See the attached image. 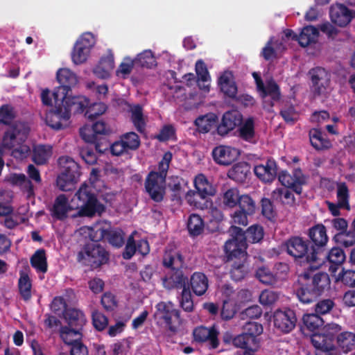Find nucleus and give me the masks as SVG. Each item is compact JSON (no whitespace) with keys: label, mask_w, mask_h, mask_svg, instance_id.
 Returning a JSON list of instances; mask_svg holds the SVG:
<instances>
[{"label":"nucleus","mask_w":355,"mask_h":355,"mask_svg":"<svg viewBox=\"0 0 355 355\" xmlns=\"http://www.w3.org/2000/svg\"><path fill=\"white\" fill-rule=\"evenodd\" d=\"M318 269L315 264H311L298 276L295 295L304 304H312L331 288L329 274Z\"/></svg>","instance_id":"nucleus-1"},{"label":"nucleus","mask_w":355,"mask_h":355,"mask_svg":"<svg viewBox=\"0 0 355 355\" xmlns=\"http://www.w3.org/2000/svg\"><path fill=\"white\" fill-rule=\"evenodd\" d=\"M231 239L227 241L224 248L231 253H236L237 256H244L248 247L247 243H257L260 242L264 236L261 225L254 224L249 227L246 231L242 228L232 225L229 229Z\"/></svg>","instance_id":"nucleus-2"},{"label":"nucleus","mask_w":355,"mask_h":355,"mask_svg":"<svg viewBox=\"0 0 355 355\" xmlns=\"http://www.w3.org/2000/svg\"><path fill=\"white\" fill-rule=\"evenodd\" d=\"M72 201L76 202L77 214L81 217L101 216L106 210V206L98 199L86 183L80 187Z\"/></svg>","instance_id":"nucleus-3"},{"label":"nucleus","mask_w":355,"mask_h":355,"mask_svg":"<svg viewBox=\"0 0 355 355\" xmlns=\"http://www.w3.org/2000/svg\"><path fill=\"white\" fill-rule=\"evenodd\" d=\"M111 132L110 127L103 121H97L92 125H85L80 128V135L87 143L93 144L95 150L103 153L110 146L107 136Z\"/></svg>","instance_id":"nucleus-4"},{"label":"nucleus","mask_w":355,"mask_h":355,"mask_svg":"<svg viewBox=\"0 0 355 355\" xmlns=\"http://www.w3.org/2000/svg\"><path fill=\"white\" fill-rule=\"evenodd\" d=\"M109 259V252L99 243H86L77 254L78 262L93 268L107 263Z\"/></svg>","instance_id":"nucleus-5"},{"label":"nucleus","mask_w":355,"mask_h":355,"mask_svg":"<svg viewBox=\"0 0 355 355\" xmlns=\"http://www.w3.org/2000/svg\"><path fill=\"white\" fill-rule=\"evenodd\" d=\"M154 317L157 323L164 324L172 332L177 331L182 323L180 311L175 309L171 302L157 303L155 306Z\"/></svg>","instance_id":"nucleus-6"},{"label":"nucleus","mask_w":355,"mask_h":355,"mask_svg":"<svg viewBox=\"0 0 355 355\" xmlns=\"http://www.w3.org/2000/svg\"><path fill=\"white\" fill-rule=\"evenodd\" d=\"M286 247L287 253L295 260L310 265L315 264L317 255L312 253L308 240L297 236H291L286 241Z\"/></svg>","instance_id":"nucleus-7"},{"label":"nucleus","mask_w":355,"mask_h":355,"mask_svg":"<svg viewBox=\"0 0 355 355\" xmlns=\"http://www.w3.org/2000/svg\"><path fill=\"white\" fill-rule=\"evenodd\" d=\"M193 184L196 191L189 190L186 193L185 198L190 205L202 209L203 207L197 201V198L204 200L209 196H213L216 194V189L202 173L195 177Z\"/></svg>","instance_id":"nucleus-8"},{"label":"nucleus","mask_w":355,"mask_h":355,"mask_svg":"<svg viewBox=\"0 0 355 355\" xmlns=\"http://www.w3.org/2000/svg\"><path fill=\"white\" fill-rule=\"evenodd\" d=\"M295 311L290 308L277 309L272 314L274 327L282 334H288L295 327L297 324Z\"/></svg>","instance_id":"nucleus-9"},{"label":"nucleus","mask_w":355,"mask_h":355,"mask_svg":"<svg viewBox=\"0 0 355 355\" xmlns=\"http://www.w3.org/2000/svg\"><path fill=\"white\" fill-rule=\"evenodd\" d=\"M144 187L146 193L155 202H161L166 193V180L158 175L156 171H150L146 180Z\"/></svg>","instance_id":"nucleus-10"},{"label":"nucleus","mask_w":355,"mask_h":355,"mask_svg":"<svg viewBox=\"0 0 355 355\" xmlns=\"http://www.w3.org/2000/svg\"><path fill=\"white\" fill-rule=\"evenodd\" d=\"M56 78L60 86L56 87L53 92V98L64 99L65 95L68 94L72 87L78 83L76 75L71 70L67 68L60 69L56 73Z\"/></svg>","instance_id":"nucleus-11"},{"label":"nucleus","mask_w":355,"mask_h":355,"mask_svg":"<svg viewBox=\"0 0 355 355\" xmlns=\"http://www.w3.org/2000/svg\"><path fill=\"white\" fill-rule=\"evenodd\" d=\"M28 132L29 129L25 123H15L5 132L2 139L3 146L12 149L20 145L26 139Z\"/></svg>","instance_id":"nucleus-12"},{"label":"nucleus","mask_w":355,"mask_h":355,"mask_svg":"<svg viewBox=\"0 0 355 355\" xmlns=\"http://www.w3.org/2000/svg\"><path fill=\"white\" fill-rule=\"evenodd\" d=\"M308 237L312 253L315 256L322 255V250L327 247L329 241L325 226L320 223L310 227L308 230Z\"/></svg>","instance_id":"nucleus-13"},{"label":"nucleus","mask_w":355,"mask_h":355,"mask_svg":"<svg viewBox=\"0 0 355 355\" xmlns=\"http://www.w3.org/2000/svg\"><path fill=\"white\" fill-rule=\"evenodd\" d=\"M60 98H53L55 107L46 114V124L54 130H61L69 126L70 117L67 111H65L59 103Z\"/></svg>","instance_id":"nucleus-14"},{"label":"nucleus","mask_w":355,"mask_h":355,"mask_svg":"<svg viewBox=\"0 0 355 355\" xmlns=\"http://www.w3.org/2000/svg\"><path fill=\"white\" fill-rule=\"evenodd\" d=\"M219 334L217 327L214 324L210 327L202 325L196 327L192 332L193 341L200 344L207 342L210 349H216L220 345Z\"/></svg>","instance_id":"nucleus-15"},{"label":"nucleus","mask_w":355,"mask_h":355,"mask_svg":"<svg viewBox=\"0 0 355 355\" xmlns=\"http://www.w3.org/2000/svg\"><path fill=\"white\" fill-rule=\"evenodd\" d=\"M309 75L314 96H319L324 94L330 83L331 74L324 68L316 67L309 70Z\"/></svg>","instance_id":"nucleus-16"},{"label":"nucleus","mask_w":355,"mask_h":355,"mask_svg":"<svg viewBox=\"0 0 355 355\" xmlns=\"http://www.w3.org/2000/svg\"><path fill=\"white\" fill-rule=\"evenodd\" d=\"M346 256L344 250L338 247H334L328 250L327 247L322 250V255H317L315 263L316 268H320L327 261H328L331 266H329V271L331 273L335 272L338 266L342 265L345 261Z\"/></svg>","instance_id":"nucleus-17"},{"label":"nucleus","mask_w":355,"mask_h":355,"mask_svg":"<svg viewBox=\"0 0 355 355\" xmlns=\"http://www.w3.org/2000/svg\"><path fill=\"white\" fill-rule=\"evenodd\" d=\"M278 180L285 187L291 189L297 194L302 192V186L306 184V177L300 168H295L292 174L286 171H282Z\"/></svg>","instance_id":"nucleus-18"},{"label":"nucleus","mask_w":355,"mask_h":355,"mask_svg":"<svg viewBox=\"0 0 355 355\" xmlns=\"http://www.w3.org/2000/svg\"><path fill=\"white\" fill-rule=\"evenodd\" d=\"M94 38L91 33L83 34L76 42L72 53V61L76 64L85 62L94 45Z\"/></svg>","instance_id":"nucleus-19"},{"label":"nucleus","mask_w":355,"mask_h":355,"mask_svg":"<svg viewBox=\"0 0 355 355\" xmlns=\"http://www.w3.org/2000/svg\"><path fill=\"white\" fill-rule=\"evenodd\" d=\"M243 120L242 114L237 110L225 112L220 123L217 125V133L220 136L227 135L230 132L241 125Z\"/></svg>","instance_id":"nucleus-20"},{"label":"nucleus","mask_w":355,"mask_h":355,"mask_svg":"<svg viewBox=\"0 0 355 355\" xmlns=\"http://www.w3.org/2000/svg\"><path fill=\"white\" fill-rule=\"evenodd\" d=\"M162 285L167 290L184 289L189 284V279L183 268L167 270L162 278Z\"/></svg>","instance_id":"nucleus-21"},{"label":"nucleus","mask_w":355,"mask_h":355,"mask_svg":"<svg viewBox=\"0 0 355 355\" xmlns=\"http://www.w3.org/2000/svg\"><path fill=\"white\" fill-rule=\"evenodd\" d=\"M228 261L235 259L232 265L230 275L235 282H239L245 278L248 274V269L245 264L247 252H244V256H237L236 253H231L224 248Z\"/></svg>","instance_id":"nucleus-22"},{"label":"nucleus","mask_w":355,"mask_h":355,"mask_svg":"<svg viewBox=\"0 0 355 355\" xmlns=\"http://www.w3.org/2000/svg\"><path fill=\"white\" fill-rule=\"evenodd\" d=\"M214 161L221 166L232 164L239 156L238 149L229 146H218L212 150Z\"/></svg>","instance_id":"nucleus-23"},{"label":"nucleus","mask_w":355,"mask_h":355,"mask_svg":"<svg viewBox=\"0 0 355 355\" xmlns=\"http://www.w3.org/2000/svg\"><path fill=\"white\" fill-rule=\"evenodd\" d=\"M59 103H62L64 110L68 112L71 118V113H83L88 106L89 100L83 96H71L68 94L65 95L64 99H60Z\"/></svg>","instance_id":"nucleus-24"},{"label":"nucleus","mask_w":355,"mask_h":355,"mask_svg":"<svg viewBox=\"0 0 355 355\" xmlns=\"http://www.w3.org/2000/svg\"><path fill=\"white\" fill-rule=\"evenodd\" d=\"M259 92L266 109L272 107L281 98L279 87L274 80L268 81Z\"/></svg>","instance_id":"nucleus-25"},{"label":"nucleus","mask_w":355,"mask_h":355,"mask_svg":"<svg viewBox=\"0 0 355 355\" xmlns=\"http://www.w3.org/2000/svg\"><path fill=\"white\" fill-rule=\"evenodd\" d=\"M329 16L334 24L344 27L354 17V12L343 4H337L331 7Z\"/></svg>","instance_id":"nucleus-26"},{"label":"nucleus","mask_w":355,"mask_h":355,"mask_svg":"<svg viewBox=\"0 0 355 355\" xmlns=\"http://www.w3.org/2000/svg\"><path fill=\"white\" fill-rule=\"evenodd\" d=\"M255 175L263 182H272L277 174V166L274 159H268L264 164L256 165Z\"/></svg>","instance_id":"nucleus-27"},{"label":"nucleus","mask_w":355,"mask_h":355,"mask_svg":"<svg viewBox=\"0 0 355 355\" xmlns=\"http://www.w3.org/2000/svg\"><path fill=\"white\" fill-rule=\"evenodd\" d=\"M162 266L168 270L184 268V257L178 250H166L162 257Z\"/></svg>","instance_id":"nucleus-28"},{"label":"nucleus","mask_w":355,"mask_h":355,"mask_svg":"<svg viewBox=\"0 0 355 355\" xmlns=\"http://www.w3.org/2000/svg\"><path fill=\"white\" fill-rule=\"evenodd\" d=\"M311 343L315 348V355H331L335 349L334 343L327 339L322 333H314L311 337Z\"/></svg>","instance_id":"nucleus-29"},{"label":"nucleus","mask_w":355,"mask_h":355,"mask_svg":"<svg viewBox=\"0 0 355 355\" xmlns=\"http://www.w3.org/2000/svg\"><path fill=\"white\" fill-rule=\"evenodd\" d=\"M63 318L69 327L76 329L83 330L87 320L83 311L74 308L65 309L63 312Z\"/></svg>","instance_id":"nucleus-30"},{"label":"nucleus","mask_w":355,"mask_h":355,"mask_svg":"<svg viewBox=\"0 0 355 355\" xmlns=\"http://www.w3.org/2000/svg\"><path fill=\"white\" fill-rule=\"evenodd\" d=\"M58 164L62 168L61 173L76 182L80 176L78 164L69 156L60 157L58 159Z\"/></svg>","instance_id":"nucleus-31"},{"label":"nucleus","mask_w":355,"mask_h":355,"mask_svg":"<svg viewBox=\"0 0 355 355\" xmlns=\"http://www.w3.org/2000/svg\"><path fill=\"white\" fill-rule=\"evenodd\" d=\"M320 35L319 29L313 26H306L304 27L300 35H294L297 37L299 44L302 47L308 46L312 44H315Z\"/></svg>","instance_id":"nucleus-32"},{"label":"nucleus","mask_w":355,"mask_h":355,"mask_svg":"<svg viewBox=\"0 0 355 355\" xmlns=\"http://www.w3.org/2000/svg\"><path fill=\"white\" fill-rule=\"evenodd\" d=\"M311 146L317 150L329 149L332 144L327 135L318 128H312L309 132Z\"/></svg>","instance_id":"nucleus-33"},{"label":"nucleus","mask_w":355,"mask_h":355,"mask_svg":"<svg viewBox=\"0 0 355 355\" xmlns=\"http://www.w3.org/2000/svg\"><path fill=\"white\" fill-rule=\"evenodd\" d=\"M218 85L225 96L232 99L236 98L238 89L231 72L226 71L223 73L218 79Z\"/></svg>","instance_id":"nucleus-34"},{"label":"nucleus","mask_w":355,"mask_h":355,"mask_svg":"<svg viewBox=\"0 0 355 355\" xmlns=\"http://www.w3.org/2000/svg\"><path fill=\"white\" fill-rule=\"evenodd\" d=\"M68 211V198L64 194H60L55 199L53 205L51 209V214L53 218L62 220L67 217Z\"/></svg>","instance_id":"nucleus-35"},{"label":"nucleus","mask_w":355,"mask_h":355,"mask_svg":"<svg viewBox=\"0 0 355 355\" xmlns=\"http://www.w3.org/2000/svg\"><path fill=\"white\" fill-rule=\"evenodd\" d=\"M250 174V165L245 162L235 164L227 172L229 178L236 182H244Z\"/></svg>","instance_id":"nucleus-36"},{"label":"nucleus","mask_w":355,"mask_h":355,"mask_svg":"<svg viewBox=\"0 0 355 355\" xmlns=\"http://www.w3.org/2000/svg\"><path fill=\"white\" fill-rule=\"evenodd\" d=\"M195 70L197 75V84L201 90L209 91L210 76L206 64L202 60L196 62Z\"/></svg>","instance_id":"nucleus-37"},{"label":"nucleus","mask_w":355,"mask_h":355,"mask_svg":"<svg viewBox=\"0 0 355 355\" xmlns=\"http://www.w3.org/2000/svg\"><path fill=\"white\" fill-rule=\"evenodd\" d=\"M189 286L196 295L201 296L208 288V278L203 272H195L191 276Z\"/></svg>","instance_id":"nucleus-38"},{"label":"nucleus","mask_w":355,"mask_h":355,"mask_svg":"<svg viewBox=\"0 0 355 355\" xmlns=\"http://www.w3.org/2000/svg\"><path fill=\"white\" fill-rule=\"evenodd\" d=\"M218 116L214 113H208L198 116L194 121L197 130L200 133L209 132L216 125Z\"/></svg>","instance_id":"nucleus-39"},{"label":"nucleus","mask_w":355,"mask_h":355,"mask_svg":"<svg viewBox=\"0 0 355 355\" xmlns=\"http://www.w3.org/2000/svg\"><path fill=\"white\" fill-rule=\"evenodd\" d=\"M10 182L14 185H19L22 187L26 193L28 198L35 196L34 186L30 179L23 173H14L10 178Z\"/></svg>","instance_id":"nucleus-40"},{"label":"nucleus","mask_w":355,"mask_h":355,"mask_svg":"<svg viewBox=\"0 0 355 355\" xmlns=\"http://www.w3.org/2000/svg\"><path fill=\"white\" fill-rule=\"evenodd\" d=\"M105 241L112 247L119 248L124 245L125 233L120 228L107 227Z\"/></svg>","instance_id":"nucleus-41"},{"label":"nucleus","mask_w":355,"mask_h":355,"mask_svg":"<svg viewBox=\"0 0 355 355\" xmlns=\"http://www.w3.org/2000/svg\"><path fill=\"white\" fill-rule=\"evenodd\" d=\"M205 224L201 216L196 214H191L187 220V228L189 236L196 237L204 231Z\"/></svg>","instance_id":"nucleus-42"},{"label":"nucleus","mask_w":355,"mask_h":355,"mask_svg":"<svg viewBox=\"0 0 355 355\" xmlns=\"http://www.w3.org/2000/svg\"><path fill=\"white\" fill-rule=\"evenodd\" d=\"M239 137L248 142L254 143L255 130L254 121L251 117L247 119L243 123L239 125L238 129Z\"/></svg>","instance_id":"nucleus-43"},{"label":"nucleus","mask_w":355,"mask_h":355,"mask_svg":"<svg viewBox=\"0 0 355 355\" xmlns=\"http://www.w3.org/2000/svg\"><path fill=\"white\" fill-rule=\"evenodd\" d=\"M31 265L37 272L45 273L48 270L46 250L43 248L38 249L31 257Z\"/></svg>","instance_id":"nucleus-44"},{"label":"nucleus","mask_w":355,"mask_h":355,"mask_svg":"<svg viewBox=\"0 0 355 355\" xmlns=\"http://www.w3.org/2000/svg\"><path fill=\"white\" fill-rule=\"evenodd\" d=\"M60 336L63 342L69 345L83 337L82 330L76 329L69 326H62L60 329Z\"/></svg>","instance_id":"nucleus-45"},{"label":"nucleus","mask_w":355,"mask_h":355,"mask_svg":"<svg viewBox=\"0 0 355 355\" xmlns=\"http://www.w3.org/2000/svg\"><path fill=\"white\" fill-rule=\"evenodd\" d=\"M130 112V119L136 130L139 133H144L146 123L144 117L142 107L139 104L135 105L131 107Z\"/></svg>","instance_id":"nucleus-46"},{"label":"nucleus","mask_w":355,"mask_h":355,"mask_svg":"<svg viewBox=\"0 0 355 355\" xmlns=\"http://www.w3.org/2000/svg\"><path fill=\"white\" fill-rule=\"evenodd\" d=\"M338 347L345 353L355 349V334L350 331H343L337 336Z\"/></svg>","instance_id":"nucleus-47"},{"label":"nucleus","mask_w":355,"mask_h":355,"mask_svg":"<svg viewBox=\"0 0 355 355\" xmlns=\"http://www.w3.org/2000/svg\"><path fill=\"white\" fill-rule=\"evenodd\" d=\"M51 155V147L44 145H38L34 147L32 160L37 165H42L47 162Z\"/></svg>","instance_id":"nucleus-48"},{"label":"nucleus","mask_w":355,"mask_h":355,"mask_svg":"<svg viewBox=\"0 0 355 355\" xmlns=\"http://www.w3.org/2000/svg\"><path fill=\"white\" fill-rule=\"evenodd\" d=\"M17 116V112L10 104L0 106V124L10 125Z\"/></svg>","instance_id":"nucleus-49"},{"label":"nucleus","mask_w":355,"mask_h":355,"mask_svg":"<svg viewBox=\"0 0 355 355\" xmlns=\"http://www.w3.org/2000/svg\"><path fill=\"white\" fill-rule=\"evenodd\" d=\"M290 188L283 187L277 188L272 193V197L276 200H281L282 203L293 206L295 203V198L292 193L289 190Z\"/></svg>","instance_id":"nucleus-50"},{"label":"nucleus","mask_w":355,"mask_h":355,"mask_svg":"<svg viewBox=\"0 0 355 355\" xmlns=\"http://www.w3.org/2000/svg\"><path fill=\"white\" fill-rule=\"evenodd\" d=\"M334 240L340 245L348 248L355 244V230L352 229L335 234Z\"/></svg>","instance_id":"nucleus-51"},{"label":"nucleus","mask_w":355,"mask_h":355,"mask_svg":"<svg viewBox=\"0 0 355 355\" xmlns=\"http://www.w3.org/2000/svg\"><path fill=\"white\" fill-rule=\"evenodd\" d=\"M303 323L307 330L315 331L324 325V320L316 313L304 314L302 318Z\"/></svg>","instance_id":"nucleus-52"},{"label":"nucleus","mask_w":355,"mask_h":355,"mask_svg":"<svg viewBox=\"0 0 355 355\" xmlns=\"http://www.w3.org/2000/svg\"><path fill=\"white\" fill-rule=\"evenodd\" d=\"M256 277L263 284L275 286L278 283V277L274 275L269 268L260 267L256 271Z\"/></svg>","instance_id":"nucleus-53"},{"label":"nucleus","mask_w":355,"mask_h":355,"mask_svg":"<svg viewBox=\"0 0 355 355\" xmlns=\"http://www.w3.org/2000/svg\"><path fill=\"white\" fill-rule=\"evenodd\" d=\"M336 282L349 287H355V270L345 269L343 268L341 271L336 277Z\"/></svg>","instance_id":"nucleus-54"},{"label":"nucleus","mask_w":355,"mask_h":355,"mask_svg":"<svg viewBox=\"0 0 355 355\" xmlns=\"http://www.w3.org/2000/svg\"><path fill=\"white\" fill-rule=\"evenodd\" d=\"M18 288L19 293L24 301H28L31 298L32 284L30 277L27 274H21L18 282Z\"/></svg>","instance_id":"nucleus-55"},{"label":"nucleus","mask_w":355,"mask_h":355,"mask_svg":"<svg viewBox=\"0 0 355 355\" xmlns=\"http://www.w3.org/2000/svg\"><path fill=\"white\" fill-rule=\"evenodd\" d=\"M241 196L237 188L228 189L223 195V203L224 206L229 208L236 207L239 202Z\"/></svg>","instance_id":"nucleus-56"},{"label":"nucleus","mask_w":355,"mask_h":355,"mask_svg":"<svg viewBox=\"0 0 355 355\" xmlns=\"http://www.w3.org/2000/svg\"><path fill=\"white\" fill-rule=\"evenodd\" d=\"M244 333L252 337L255 340L256 343L258 345L260 343V339L258 338L263 331V328L261 324L257 322H248L243 327Z\"/></svg>","instance_id":"nucleus-57"},{"label":"nucleus","mask_w":355,"mask_h":355,"mask_svg":"<svg viewBox=\"0 0 355 355\" xmlns=\"http://www.w3.org/2000/svg\"><path fill=\"white\" fill-rule=\"evenodd\" d=\"M239 209L247 214L254 215L257 209V205L252 198L248 194H243L238 203Z\"/></svg>","instance_id":"nucleus-58"},{"label":"nucleus","mask_w":355,"mask_h":355,"mask_svg":"<svg viewBox=\"0 0 355 355\" xmlns=\"http://www.w3.org/2000/svg\"><path fill=\"white\" fill-rule=\"evenodd\" d=\"M261 214L270 221L275 220L277 218V211L273 202L267 198H263L261 200Z\"/></svg>","instance_id":"nucleus-59"},{"label":"nucleus","mask_w":355,"mask_h":355,"mask_svg":"<svg viewBox=\"0 0 355 355\" xmlns=\"http://www.w3.org/2000/svg\"><path fill=\"white\" fill-rule=\"evenodd\" d=\"M254 346H258L256 343L255 340L252 337L246 335L244 332L234 336V347L236 348H240L245 351Z\"/></svg>","instance_id":"nucleus-60"},{"label":"nucleus","mask_w":355,"mask_h":355,"mask_svg":"<svg viewBox=\"0 0 355 355\" xmlns=\"http://www.w3.org/2000/svg\"><path fill=\"white\" fill-rule=\"evenodd\" d=\"M135 62L142 67L152 68L156 64V60L150 50L144 51L137 55Z\"/></svg>","instance_id":"nucleus-61"},{"label":"nucleus","mask_w":355,"mask_h":355,"mask_svg":"<svg viewBox=\"0 0 355 355\" xmlns=\"http://www.w3.org/2000/svg\"><path fill=\"white\" fill-rule=\"evenodd\" d=\"M107 110V105L101 102L94 103L88 105L86 107L85 116L91 121L95 119L97 116L103 114Z\"/></svg>","instance_id":"nucleus-62"},{"label":"nucleus","mask_w":355,"mask_h":355,"mask_svg":"<svg viewBox=\"0 0 355 355\" xmlns=\"http://www.w3.org/2000/svg\"><path fill=\"white\" fill-rule=\"evenodd\" d=\"M336 197L338 202H340L341 206H345V209L349 210V189L345 182L337 184Z\"/></svg>","instance_id":"nucleus-63"},{"label":"nucleus","mask_w":355,"mask_h":355,"mask_svg":"<svg viewBox=\"0 0 355 355\" xmlns=\"http://www.w3.org/2000/svg\"><path fill=\"white\" fill-rule=\"evenodd\" d=\"M121 139L127 150H135L139 148L141 144L139 135L134 132L123 135Z\"/></svg>","instance_id":"nucleus-64"}]
</instances>
